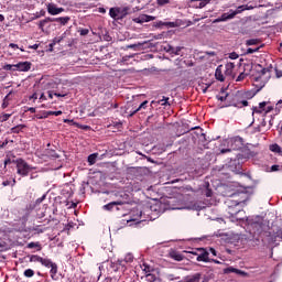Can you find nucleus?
<instances>
[{
	"mask_svg": "<svg viewBox=\"0 0 282 282\" xmlns=\"http://www.w3.org/2000/svg\"><path fill=\"white\" fill-rule=\"evenodd\" d=\"M251 78L257 89H263L268 80L272 78V66L265 68L261 64L256 65Z\"/></svg>",
	"mask_w": 282,
	"mask_h": 282,
	"instance_id": "obj_1",
	"label": "nucleus"
},
{
	"mask_svg": "<svg viewBox=\"0 0 282 282\" xmlns=\"http://www.w3.org/2000/svg\"><path fill=\"white\" fill-rule=\"evenodd\" d=\"M229 107H237L238 109L248 107V93L238 90L236 94H231L229 97Z\"/></svg>",
	"mask_w": 282,
	"mask_h": 282,
	"instance_id": "obj_2",
	"label": "nucleus"
},
{
	"mask_svg": "<svg viewBox=\"0 0 282 282\" xmlns=\"http://www.w3.org/2000/svg\"><path fill=\"white\" fill-rule=\"evenodd\" d=\"M13 164H15L17 173L18 175H21V177H28V175H30L32 171H36L35 166L30 165L22 158L15 159V161H13Z\"/></svg>",
	"mask_w": 282,
	"mask_h": 282,
	"instance_id": "obj_3",
	"label": "nucleus"
},
{
	"mask_svg": "<svg viewBox=\"0 0 282 282\" xmlns=\"http://www.w3.org/2000/svg\"><path fill=\"white\" fill-rule=\"evenodd\" d=\"M129 10H131L129 7L120 8V7H115L110 8L109 10V17L113 19L115 21H122L128 14Z\"/></svg>",
	"mask_w": 282,
	"mask_h": 282,
	"instance_id": "obj_4",
	"label": "nucleus"
},
{
	"mask_svg": "<svg viewBox=\"0 0 282 282\" xmlns=\"http://www.w3.org/2000/svg\"><path fill=\"white\" fill-rule=\"evenodd\" d=\"M253 232L256 235H261V232H265V223L262 217L258 216L254 220L249 223Z\"/></svg>",
	"mask_w": 282,
	"mask_h": 282,
	"instance_id": "obj_5",
	"label": "nucleus"
},
{
	"mask_svg": "<svg viewBox=\"0 0 282 282\" xmlns=\"http://www.w3.org/2000/svg\"><path fill=\"white\" fill-rule=\"evenodd\" d=\"M243 11H246V6H240L236 11L230 10V13H223L217 21H230V19H235L237 14H241Z\"/></svg>",
	"mask_w": 282,
	"mask_h": 282,
	"instance_id": "obj_6",
	"label": "nucleus"
},
{
	"mask_svg": "<svg viewBox=\"0 0 282 282\" xmlns=\"http://www.w3.org/2000/svg\"><path fill=\"white\" fill-rule=\"evenodd\" d=\"M44 268H51V279H53V281H58V265L55 262H52L48 259L47 264L44 265Z\"/></svg>",
	"mask_w": 282,
	"mask_h": 282,
	"instance_id": "obj_7",
	"label": "nucleus"
},
{
	"mask_svg": "<svg viewBox=\"0 0 282 282\" xmlns=\"http://www.w3.org/2000/svg\"><path fill=\"white\" fill-rule=\"evenodd\" d=\"M46 10L52 17H56L57 14H62V12H65V9L63 7L58 8L55 3H48L46 6Z\"/></svg>",
	"mask_w": 282,
	"mask_h": 282,
	"instance_id": "obj_8",
	"label": "nucleus"
},
{
	"mask_svg": "<svg viewBox=\"0 0 282 282\" xmlns=\"http://www.w3.org/2000/svg\"><path fill=\"white\" fill-rule=\"evenodd\" d=\"M230 144H231V149H232L234 151H239V150L243 149V145H245V143H243V138H241V137H235V138H232V139L230 140Z\"/></svg>",
	"mask_w": 282,
	"mask_h": 282,
	"instance_id": "obj_9",
	"label": "nucleus"
},
{
	"mask_svg": "<svg viewBox=\"0 0 282 282\" xmlns=\"http://www.w3.org/2000/svg\"><path fill=\"white\" fill-rule=\"evenodd\" d=\"M199 250V254L196 258V261H203L204 263H210V252H208V250L200 248Z\"/></svg>",
	"mask_w": 282,
	"mask_h": 282,
	"instance_id": "obj_10",
	"label": "nucleus"
},
{
	"mask_svg": "<svg viewBox=\"0 0 282 282\" xmlns=\"http://www.w3.org/2000/svg\"><path fill=\"white\" fill-rule=\"evenodd\" d=\"M15 72H30L32 69V62H20L14 64Z\"/></svg>",
	"mask_w": 282,
	"mask_h": 282,
	"instance_id": "obj_11",
	"label": "nucleus"
},
{
	"mask_svg": "<svg viewBox=\"0 0 282 282\" xmlns=\"http://www.w3.org/2000/svg\"><path fill=\"white\" fill-rule=\"evenodd\" d=\"M225 274H239L240 276H248V273L246 271H241L239 269H236L235 267H229L224 269Z\"/></svg>",
	"mask_w": 282,
	"mask_h": 282,
	"instance_id": "obj_12",
	"label": "nucleus"
},
{
	"mask_svg": "<svg viewBox=\"0 0 282 282\" xmlns=\"http://www.w3.org/2000/svg\"><path fill=\"white\" fill-rule=\"evenodd\" d=\"M170 98L169 97H162V99L159 100H152L150 104V107H152V109L154 107H158V105H161L162 107H166V105L171 106V104L169 102Z\"/></svg>",
	"mask_w": 282,
	"mask_h": 282,
	"instance_id": "obj_13",
	"label": "nucleus"
},
{
	"mask_svg": "<svg viewBox=\"0 0 282 282\" xmlns=\"http://www.w3.org/2000/svg\"><path fill=\"white\" fill-rule=\"evenodd\" d=\"M48 260L50 259L42 258L41 256H36V254L30 256V262L31 263H42V265H47Z\"/></svg>",
	"mask_w": 282,
	"mask_h": 282,
	"instance_id": "obj_14",
	"label": "nucleus"
},
{
	"mask_svg": "<svg viewBox=\"0 0 282 282\" xmlns=\"http://www.w3.org/2000/svg\"><path fill=\"white\" fill-rule=\"evenodd\" d=\"M235 63L229 62L225 65V76H230L231 78H235Z\"/></svg>",
	"mask_w": 282,
	"mask_h": 282,
	"instance_id": "obj_15",
	"label": "nucleus"
},
{
	"mask_svg": "<svg viewBox=\"0 0 282 282\" xmlns=\"http://www.w3.org/2000/svg\"><path fill=\"white\" fill-rule=\"evenodd\" d=\"M53 23H61V25H67L72 18L69 17H59V18H52Z\"/></svg>",
	"mask_w": 282,
	"mask_h": 282,
	"instance_id": "obj_16",
	"label": "nucleus"
},
{
	"mask_svg": "<svg viewBox=\"0 0 282 282\" xmlns=\"http://www.w3.org/2000/svg\"><path fill=\"white\" fill-rule=\"evenodd\" d=\"M272 231L274 235V239H281L282 238V225H273Z\"/></svg>",
	"mask_w": 282,
	"mask_h": 282,
	"instance_id": "obj_17",
	"label": "nucleus"
},
{
	"mask_svg": "<svg viewBox=\"0 0 282 282\" xmlns=\"http://www.w3.org/2000/svg\"><path fill=\"white\" fill-rule=\"evenodd\" d=\"M122 204H124V202H122V200H116V202L108 203L107 205H104V210H113V208H116V206H122Z\"/></svg>",
	"mask_w": 282,
	"mask_h": 282,
	"instance_id": "obj_18",
	"label": "nucleus"
},
{
	"mask_svg": "<svg viewBox=\"0 0 282 282\" xmlns=\"http://www.w3.org/2000/svg\"><path fill=\"white\" fill-rule=\"evenodd\" d=\"M17 156L12 152H8L4 159V169L8 166V164H14L17 160H14Z\"/></svg>",
	"mask_w": 282,
	"mask_h": 282,
	"instance_id": "obj_19",
	"label": "nucleus"
},
{
	"mask_svg": "<svg viewBox=\"0 0 282 282\" xmlns=\"http://www.w3.org/2000/svg\"><path fill=\"white\" fill-rule=\"evenodd\" d=\"M223 65H219L217 68H216V73H215V76H216V80H219L220 83H224L226 80V77H224V73H223Z\"/></svg>",
	"mask_w": 282,
	"mask_h": 282,
	"instance_id": "obj_20",
	"label": "nucleus"
},
{
	"mask_svg": "<svg viewBox=\"0 0 282 282\" xmlns=\"http://www.w3.org/2000/svg\"><path fill=\"white\" fill-rule=\"evenodd\" d=\"M47 23H53V20L52 18H45L44 20H41L39 22V29L42 31V32H45V25H47Z\"/></svg>",
	"mask_w": 282,
	"mask_h": 282,
	"instance_id": "obj_21",
	"label": "nucleus"
},
{
	"mask_svg": "<svg viewBox=\"0 0 282 282\" xmlns=\"http://www.w3.org/2000/svg\"><path fill=\"white\" fill-rule=\"evenodd\" d=\"M202 280V273H195L193 275H188L185 279V282H199Z\"/></svg>",
	"mask_w": 282,
	"mask_h": 282,
	"instance_id": "obj_22",
	"label": "nucleus"
},
{
	"mask_svg": "<svg viewBox=\"0 0 282 282\" xmlns=\"http://www.w3.org/2000/svg\"><path fill=\"white\" fill-rule=\"evenodd\" d=\"M268 102L262 101L259 104V107H253V113H263V109H265Z\"/></svg>",
	"mask_w": 282,
	"mask_h": 282,
	"instance_id": "obj_23",
	"label": "nucleus"
},
{
	"mask_svg": "<svg viewBox=\"0 0 282 282\" xmlns=\"http://www.w3.org/2000/svg\"><path fill=\"white\" fill-rule=\"evenodd\" d=\"M12 91H10L3 99L2 101V109H8V107L10 106V100H12Z\"/></svg>",
	"mask_w": 282,
	"mask_h": 282,
	"instance_id": "obj_24",
	"label": "nucleus"
},
{
	"mask_svg": "<svg viewBox=\"0 0 282 282\" xmlns=\"http://www.w3.org/2000/svg\"><path fill=\"white\" fill-rule=\"evenodd\" d=\"M205 197H213V189L210 188V183H205V189L203 191Z\"/></svg>",
	"mask_w": 282,
	"mask_h": 282,
	"instance_id": "obj_25",
	"label": "nucleus"
},
{
	"mask_svg": "<svg viewBox=\"0 0 282 282\" xmlns=\"http://www.w3.org/2000/svg\"><path fill=\"white\" fill-rule=\"evenodd\" d=\"M171 259H174V261H184V256L177 251H173L170 253Z\"/></svg>",
	"mask_w": 282,
	"mask_h": 282,
	"instance_id": "obj_26",
	"label": "nucleus"
},
{
	"mask_svg": "<svg viewBox=\"0 0 282 282\" xmlns=\"http://www.w3.org/2000/svg\"><path fill=\"white\" fill-rule=\"evenodd\" d=\"M193 2L196 3V8H206L210 3V0H193Z\"/></svg>",
	"mask_w": 282,
	"mask_h": 282,
	"instance_id": "obj_27",
	"label": "nucleus"
},
{
	"mask_svg": "<svg viewBox=\"0 0 282 282\" xmlns=\"http://www.w3.org/2000/svg\"><path fill=\"white\" fill-rule=\"evenodd\" d=\"M46 155L51 158V160H58V158H61V155L56 153V150H46Z\"/></svg>",
	"mask_w": 282,
	"mask_h": 282,
	"instance_id": "obj_28",
	"label": "nucleus"
},
{
	"mask_svg": "<svg viewBox=\"0 0 282 282\" xmlns=\"http://www.w3.org/2000/svg\"><path fill=\"white\" fill-rule=\"evenodd\" d=\"M269 150L272 151V153H279V155H282V149L279 144L274 143L269 147Z\"/></svg>",
	"mask_w": 282,
	"mask_h": 282,
	"instance_id": "obj_29",
	"label": "nucleus"
},
{
	"mask_svg": "<svg viewBox=\"0 0 282 282\" xmlns=\"http://www.w3.org/2000/svg\"><path fill=\"white\" fill-rule=\"evenodd\" d=\"M167 52L170 54H174L175 56H180V52H182V47H173L171 45H169Z\"/></svg>",
	"mask_w": 282,
	"mask_h": 282,
	"instance_id": "obj_30",
	"label": "nucleus"
},
{
	"mask_svg": "<svg viewBox=\"0 0 282 282\" xmlns=\"http://www.w3.org/2000/svg\"><path fill=\"white\" fill-rule=\"evenodd\" d=\"M134 23H149L147 14H141L139 18L133 19Z\"/></svg>",
	"mask_w": 282,
	"mask_h": 282,
	"instance_id": "obj_31",
	"label": "nucleus"
},
{
	"mask_svg": "<svg viewBox=\"0 0 282 282\" xmlns=\"http://www.w3.org/2000/svg\"><path fill=\"white\" fill-rule=\"evenodd\" d=\"M25 129V124H18L13 128H11V133H21Z\"/></svg>",
	"mask_w": 282,
	"mask_h": 282,
	"instance_id": "obj_32",
	"label": "nucleus"
},
{
	"mask_svg": "<svg viewBox=\"0 0 282 282\" xmlns=\"http://www.w3.org/2000/svg\"><path fill=\"white\" fill-rule=\"evenodd\" d=\"M96 160H98V153H93L88 155V164H90V166L96 163Z\"/></svg>",
	"mask_w": 282,
	"mask_h": 282,
	"instance_id": "obj_33",
	"label": "nucleus"
},
{
	"mask_svg": "<svg viewBox=\"0 0 282 282\" xmlns=\"http://www.w3.org/2000/svg\"><path fill=\"white\" fill-rule=\"evenodd\" d=\"M217 100H220V102H228L230 105V94H225V96H217Z\"/></svg>",
	"mask_w": 282,
	"mask_h": 282,
	"instance_id": "obj_34",
	"label": "nucleus"
},
{
	"mask_svg": "<svg viewBox=\"0 0 282 282\" xmlns=\"http://www.w3.org/2000/svg\"><path fill=\"white\" fill-rule=\"evenodd\" d=\"M243 72H245V74L250 76V74L252 72V64L251 63L243 64Z\"/></svg>",
	"mask_w": 282,
	"mask_h": 282,
	"instance_id": "obj_35",
	"label": "nucleus"
},
{
	"mask_svg": "<svg viewBox=\"0 0 282 282\" xmlns=\"http://www.w3.org/2000/svg\"><path fill=\"white\" fill-rule=\"evenodd\" d=\"M228 213H229V215H230L231 217H235V215H239V213H241V210L235 209V208H232L231 205H229V206H228Z\"/></svg>",
	"mask_w": 282,
	"mask_h": 282,
	"instance_id": "obj_36",
	"label": "nucleus"
},
{
	"mask_svg": "<svg viewBox=\"0 0 282 282\" xmlns=\"http://www.w3.org/2000/svg\"><path fill=\"white\" fill-rule=\"evenodd\" d=\"M12 118V113H3L0 116V122H8Z\"/></svg>",
	"mask_w": 282,
	"mask_h": 282,
	"instance_id": "obj_37",
	"label": "nucleus"
},
{
	"mask_svg": "<svg viewBox=\"0 0 282 282\" xmlns=\"http://www.w3.org/2000/svg\"><path fill=\"white\" fill-rule=\"evenodd\" d=\"M198 86L200 87L203 94H206L208 91V89L210 88V84L200 83V84H198Z\"/></svg>",
	"mask_w": 282,
	"mask_h": 282,
	"instance_id": "obj_38",
	"label": "nucleus"
},
{
	"mask_svg": "<svg viewBox=\"0 0 282 282\" xmlns=\"http://www.w3.org/2000/svg\"><path fill=\"white\" fill-rule=\"evenodd\" d=\"M247 76H248V73L241 72L239 76L236 78V82L241 83V80H246Z\"/></svg>",
	"mask_w": 282,
	"mask_h": 282,
	"instance_id": "obj_39",
	"label": "nucleus"
},
{
	"mask_svg": "<svg viewBox=\"0 0 282 282\" xmlns=\"http://www.w3.org/2000/svg\"><path fill=\"white\" fill-rule=\"evenodd\" d=\"M28 248L32 249V248H37V251L40 252V250H42L41 243L39 242H30L28 245Z\"/></svg>",
	"mask_w": 282,
	"mask_h": 282,
	"instance_id": "obj_40",
	"label": "nucleus"
},
{
	"mask_svg": "<svg viewBox=\"0 0 282 282\" xmlns=\"http://www.w3.org/2000/svg\"><path fill=\"white\" fill-rule=\"evenodd\" d=\"M24 276H26V279H32V276H34V270L32 269H26L24 271Z\"/></svg>",
	"mask_w": 282,
	"mask_h": 282,
	"instance_id": "obj_41",
	"label": "nucleus"
},
{
	"mask_svg": "<svg viewBox=\"0 0 282 282\" xmlns=\"http://www.w3.org/2000/svg\"><path fill=\"white\" fill-rule=\"evenodd\" d=\"M149 107V100H144L140 106L137 108V111H142V109H147Z\"/></svg>",
	"mask_w": 282,
	"mask_h": 282,
	"instance_id": "obj_42",
	"label": "nucleus"
},
{
	"mask_svg": "<svg viewBox=\"0 0 282 282\" xmlns=\"http://www.w3.org/2000/svg\"><path fill=\"white\" fill-rule=\"evenodd\" d=\"M3 69H6L7 72H17V68L14 67V64H7L3 66Z\"/></svg>",
	"mask_w": 282,
	"mask_h": 282,
	"instance_id": "obj_43",
	"label": "nucleus"
},
{
	"mask_svg": "<svg viewBox=\"0 0 282 282\" xmlns=\"http://www.w3.org/2000/svg\"><path fill=\"white\" fill-rule=\"evenodd\" d=\"M124 262L126 263H133V254H131V253L126 254Z\"/></svg>",
	"mask_w": 282,
	"mask_h": 282,
	"instance_id": "obj_44",
	"label": "nucleus"
},
{
	"mask_svg": "<svg viewBox=\"0 0 282 282\" xmlns=\"http://www.w3.org/2000/svg\"><path fill=\"white\" fill-rule=\"evenodd\" d=\"M145 279L149 282H155V280H156L155 274H151V273L147 274Z\"/></svg>",
	"mask_w": 282,
	"mask_h": 282,
	"instance_id": "obj_45",
	"label": "nucleus"
},
{
	"mask_svg": "<svg viewBox=\"0 0 282 282\" xmlns=\"http://www.w3.org/2000/svg\"><path fill=\"white\" fill-rule=\"evenodd\" d=\"M274 72H275V77H276V78H282V69H281V68L275 67V68H274Z\"/></svg>",
	"mask_w": 282,
	"mask_h": 282,
	"instance_id": "obj_46",
	"label": "nucleus"
},
{
	"mask_svg": "<svg viewBox=\"0 0 282 282\" xmlns=\"http://www.w3.org/2000/svg\"><path fill=\"white\" fill-rule=\"evenodd\" d=\"M170 2H171V0H156V4L160 7L166 6Z\"/></svg>",
	"mask_w": 282,
	"mask_h": 282,
	"instance_id": "obj_47",
	"label": "nucleus"
},
{
	"mask_svg": "<svg viewBox=\"0 0 282 282\" xmlns=\"http://www.w3.org/2000/svg\"><path fill=\"white\" fill-rule=\"evenodd\" d=\"M74 124H76V127H78V129H83V131H89L91 129V127H89V126H80L78 123H74Z\"/></svg>",
	"mask_w": 282,
	"mask_h": 282,
	"instance_id": "obj_48",
	"label": "nucleus"
},
{
	"mask_svg": "<svg viewBox=\"0 0 282 282\" xmlns=\"http://www.w3.org/2000/svg\"><path fill=\"white\" fill-rule=\"evenodd\" d=\"M45 197H47V195L44 194L42 197L37 198L35 200V206H39V204H43V200L45 199Z\"/></svg>",
	"mask_w": 282,
	"mask_h": 282,
	"instance_id": "obj_49",
	"label": "nucleus"
},
{
	"mask_svg": "<svg viewBox=\"0 0 282 282\" xmlns=\"http://www.w3.org/2000/svg\"><path fill=\"white\" fill-rule=\"evenodd\" d=\"M257 43H259V40H256V39H251L247 41V45H257Z\"/></svg>",
	"mask_w": 282,
	"mask_h": 282,
	"instance_id": "obj_50",
	"label": "nucleus"
},
{
	"mask_svg": "<svg viewBox=\"0 0 282 282\" xmlns=\"http://www.w3.org/2000/svg\"><path fill=\"white\" fill-rule=\"evenodd\" d=\"M79 34H80V36H87V34H89V29H82L79 31Z\"/></svg>",
	"mask_w": 282,
	"mask_h": 282,
	"instance_id": "obj_51",
	"label": "nucleus"
},
{
	"mask_svg": "<svg viewBox=\"0 0 282 282\" xmlns=\"http://www.w3.org/2000/svg\"><path fill=\"white\" fill-rule=\"evenodd\" d=\"M229 58H231V61H236V58H239V54H237L235 52L230 53Z\"/></svg>",
	"mask_w": 282,
	"mask_h": 282,
	"instance_id": "obj_52",
	"label": "nucleus"
},
{
	"mask_svg": "<svg viewBox=\"0 0 282 282\" xmlns=\"http://www.w3.org/2000/svg\"><path fill=\"white\" fill-rule=\"evenodd\" d=\"M254 52H259V47L247 50V54H254Z\"/></svg>",
	"mask_w": 282,
	"mask_h": 282,
	"instance_id": "obj_53",
	"label": "nucleus"
},
{
	"mask_svg": "<svg viewBox=\"0 0 282 282\" xmlns=\"http://www.w3.org/2000/svg\"><path fill=\"white\" fill-rule=\"evenodd\" d=\"M208 252L213 254V257H217V250H215V248H209Z\"/></svg>",
	"mask_w": 282,
	"mask_h": 282,
	"instance_id": "obj_54",
	"label": "nucleus"
},
{
	"mask_svg": "<svg viewBox=\"0 0 282 282\" xmlns=\"http://www.w3.org/2000/svg\"><path fill=\"white\" fill-rule=\"evenodd\" d=\"M272 109H274L272 106L265 107L263 109L264 113H270V111H272Z\"/></svg>",
	"mask_w": 282,
	"mask_h": 282,
	"instance_id": "obj_55",
	"label": "nucleus"
},
{
	"mask_svg": "<svg viewBox=\"0 0 282 282\" xmlns=\"http://www.w3.org/2000/svg\"><path fill=\"white\" fill-rule=\"evenodd\" d=\"M4 249H6V242L0 241V252H3Z\"/></svg>",
	"mask_w": 282,
	"mask_h": 282,
	"instance_id": "obj_56",
	"label": "nucleus"
},
{
	"mask_svg": "<svg viewBox=\"0 0 282 282\" xmlns=\"http://www.w3.org/2000/svg\"><path fill=\"white\" fill-rule=\"evenodd\" d=\"M8 139L7 140H4L2 143H1V145H0V149H6V147H8Z\"/></svg>",
	"mask_w": 282,
	"mask_h": 282,
	"instance_id": "obj_57",
	"label": "nucleus"
},
{
	"mask_svg": "<svg viewBox=\"0 0 282 282\" xmlns=\"http://www.w3.org/2000/svg\"><path fill=\"white\" fill-rule=\"evenodd\" d=\"M232 151V149H221L220 150V153L224 154V153H230Z\"/></svg>",
	"mask_w": 282,
	"mask_h": 282,
	"instance_id": "obj_58",
	"label": "nucleus"
},
{
	"mask_svg": "<svg viewBox=\"0 0 282 282\" xmlns=\"http://www.w3.org/2000/svg\"><path fill=\"white\" fill-rule=\"evenodd\" d=\"M138 111H140V110H138V108L134 109V110H132V111L130 112V115H129V118H133V115H134V113H138Z\"/></svg>",
	"mask_w": 282,
	"mask_h": 282,
	"instance_id": "obj_59",
	"label": "nucleus"
},
{
	"mask_svg": "<svg viewBox=\"0 0 282 282\" xmlns=\"http://www.w3.org/2000/svg\"><path fill=\"white\" fill-rule=\"evenodd\" d=\"M9 47H12L13 50H19V45L14 43L9 44Z\"/></svg>",
	"mask_w": 282,
	"mask_h": 282,
	"instance_id": "obj_60",
	"label": "nucleus"
},
{
	"mask_svg": "<svg viewBox=\"0 0 282 282\" xmlns=\"http://www.w3.org/2000/svg\"><path fill=\"white\" fill-rule=\"evenodd\" d=\"M147 19H148V23H149L150 21H155V17H153V15H147Z\"/></svg>",
	"mask_w": 282,
	"mask_h": 282,
	"instance_id": "obj_61",
	"label": "nucleus"
},
{
	"mask_svg": "<svg viewBox=\"0 0 282 282\" xmlns=\"http://www.w3.org/2000/svg\"><path fill=\"white\" fill-rule=\"evenodd\" d=\"M271 171H272V172L279 171V165H272V166H271Z\"/></svg>",
	"mask_w": 282,
	"mask_h": 282,
	"instance_id": "obj_62",
	"label": "nucleus"
},
{
	"mask_svg": "<svg viewBox=\"0 0 282 282\" xmlns=\"http://www.w3.org/2000/svg\"><path fill=\"white\" fill-rule=\"evenodd\" d=\"M40 100H47V97L45 96V94L42 93V95L40 96Z\"/></svg>",
	"mask_w": 282,
	"mask_h": 282,
	"instance_id": "obj_63",
	"label": "nucleus"
},
{
	"mask_svg": "<svg viewBox=\"0 0 282 282\" xmlns=\"http://www.w3.org/2000/svg\"><path fill=\"white\" fill-rule=\"evenodd\" d=\"M2 186H10V181L2 182Z\"/></svg>",
	"mask_w": 282,
	"mask_h": 282,
	"instance_id": "obj_64",
	"label": "nucleus"
}]
</instances>
